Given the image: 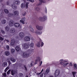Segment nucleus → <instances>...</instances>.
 <instances>
[{"label":"nucleus","instance_id":"1","mask_svg":"<svg viewBox=\"0 0 77 77\" xmlns=\"http://www.w3.org/2000/svg\"><path fill=\"white\" fill-rule=\"evenodd\" d=\"M20 2L19 0L15 1L14 2V4L11 5V7L12 8L14 9H17V7L16 5H20Z\"/></svg>","mask_w":77,"mask_h":77},{"label":"nucleus","instance_id":"2","mask_svg":"<svg viewBox=\"0 0 77 77\" xmlns=\"http://www.w3.org/2000/svg\"><path fill=\"white\" fill-rule=\"evenodd\" d=\"M29 2H27L26 5H25L24 4L22 3L21 5V8H24L26 6V9H27V8H28V5H29Z\"/></svg>","mask_w":77,"mask_h":77},{"label":"nucleus","instance_id":"3","mask_svg":"<svg viewBox=\"0 0 77 77\" xmlns=\"http://www.w3.org/2000/svg\"><path fill=\"white\" fill-rule=\"evenodd\" d=\"M15 22L14 21L10 20L9 22V26L10 27H12L14 26Z\"/></svg>","mask_w":77,"mask_h":77},{"label":"nucleus","instance_id":"4","mask_svg":"<svg viewBox=\"0 0 77 77\" xmlns=\"http://www.w3.org/2000/svg\"><path fill=\"white\" fill-rule=\"evenodd\" d=\"M29 44L24 43L23 45V48L25 49L29 48Z\"/></svg>","mask_w":77,"mask_h":77},{"label":"nucleus","instance_id":"5","mask_svg":"<svg viewBox=\"0 0 77 77\" xmlns=\"http://www.w3.org/2000/svg\"><path fill=\"white\" fill-rule=\"evenodd\" d=\"M24 39L26 41H30V37L29 36H26L24 38Z\"/></svg>","mask_w":77,"mask_h":77},{"label":"nucleus","instance_id":"6","mask_svg":"<svg viewBox=\"0 0 77 77\" xmlns=\"http://www.w3.org/2000/svg\"><path fill=\"white\" fill-rule=\"evenodd\" d=\"M36 28L38 30H42L43 29V27H42V26L39 25H36Z\"/></svg>","mask_w":77,"mask_h":77},{"label":"nucleus","instance_id":"7","mask_svg":"<svg viewBox=\"0 0 77 77\" xmlns=\"http://www.w3.org/2000/svg\"><path fill=\"white\" fill-rule=\"evenodd\" d=\"M60 74V71H59V70H57L54 73V74L55 77H57V76H58Z\"/></svg>","mask_w":77,"mask_h":77},{"label":"nucleus","instance_id":"8","mask_svg":"<svg viewBox=\"0 0 77 77\" xmlns=\"http://www.w3.org/2000/svg\"><path fill=\"white\" fill-rule=\"evenodd\" d=\"M10 54V52L9 51H6L5 52V55L7 56H9Z\"/></svg>","mask_w":77,"mask_h":77},{"label":"nucleus","instance_id":"9","mask_svg":"<svg viewBox=\"0 0 77 77\" xmlns=\"http://www.w3.org/2000/svg\"><path fill=\"white\" fill-rule=\"evenodd\" d=\"M30 55L26 53H23V57H27Z\"/></svg>","mask_w":77,"mask_h":77},{"label":"nucleus","instance_id":"10","mask_svg":"<svg viewBox=\"0 0 77 77\" xmlns=\"http://www.w3.org/2000/svg\"><path fill=\"white\" fill-rule=\"evenodd\" d=\"M15 41L14 40H12L11 41V43H10L11 45H12V46H14V45H15Z\"/></svg>","mask_w":77,"mask_h":77},{"label":"nucleus","instance_id":"11","mask_svg":"<svg viewBox=\"0 0 77 77\" xmlns=\"http://www.w3.org/2000/svg\"><path fill=\"white\" fill-rule=\"evenodd\" d=\"M17 71L15 70H12L11 71V74L12 75H14L15 74H17Z\"/></svg>","mask_w":77,"mask_h":77},{"label":"nucleus","instance_id":"12","mask_svg":"<svg viewBox=\"0 0 77 77\" xmlns=\"http://www.w3.org/2000/svg\"><path fill=\"white\" fill-rule=\"evenodd\" d=\"M19 36L21 38H23L24 36V34L23 32H21L19 33Z\"/></svg>","mask_w":77,"mask_h":77},{"label":"nucleus","instance_id":"13","mask_svg":"<svg viewBox=\"0 0 77 77\" xmlns=\"http://www.w3.org/2000/svg\"><path fill=\"white\" fill-rule=\"evenodd\" d=\"M25 19H26L25 18H22V20H20V23H22L23 24H24V21H25Z\"/></svg>","mask_w":77,"mask_h":77},{"label":"nucleus","instance_id":"14","mask_svg":"<svg viewBox=\"0 0 77 77\" xmlns=\"http://www.w3.org/2000/svg\"><path fill=\"white\" fill-rule=\"evenodd\" d=\"M39 1L40 2L39 5H42V3H45V0H39Z\"/></svg>","mask_w":77,"mask_h":77},{"label":"nucleus","instance_id":"15","mask_svg":"<svg viewBox=\"0 0 77 77\" xmlns=\"http://www.w3.org/2000/svg\"><path fill=\"white\" fill-rule=\"evenodd\" d=\"M18 14H19L18 11H16L14 12V16H17V15H18Z\"/></svg>","mask_w":77,"mask_h":77},{"label":"nucleus","instance_id":"16","mask_svg":"<svg viewBox=\"0 0 77 77\" xmlns=\"http://www.w3.org/2000/svg\"><path fill=\"white\" fill-rule=\"evenodd\" d=\"M1 22L2 24H6V20L5 19L2 20L1 21Z\"/></svg>","mask_w":77,"mask_h":77},{"label":"nucleus","instance_id":"17","mask_svg":"<svg viewBox=\"0 0 77 77\" xmlns=\"http://www.w3.org/2000/svg\"><path fill=\"white\" fill-rule=\"evenodd\" d=\"M14 26L16 27H19L20 26V25L18 23H14Z\"/></svg>","mask_w":77,"mask_h":77},{"label":"nucleus","instance_id":"18","mask_svg":"<svg viewBox=\"0 0 77 77\" xmlns=\"http://www.w3.org/2000/svg\"><path fill=\"white\" fill-rule=\"evenodd\" d=\"M11 33H14L15 32V28H12L11 29Z\"/></svg>","mask_w":77,"mask_h":77},{"label":"nucleus","instance_id":"19","mask_svg":"<svg viewBox=\"0 0 77 77\" xmlns=\"http://www.w3.org/2000/svg\"><path fill=\"white\" fill-rule=\"evenodd\" d=\"M34 63H35L33 61H32L30 64L29 65V66L30 67H32V66L34 65Z\"/></svg>","mask_w":77,"mask_h":77},{"label":"nucleus","instance_id":"20","mask_svg":"<svg viewBox=\"0 0 77 77\" xmlns=\"http://www.w3.org/2000/svg\"><path fill=\"white\" fill-rule=\"evenodd\" d=\"M5 30L6 32H8L9 30V26H7L5 27Z\"/></svg>","mask_w":77,"mask_h":77},{"label":"nucleus","instance_id":"21","mask_svg":"<svg viewBox=\"0 0 77 77\" xmlns=\"http://www.w3.org/2000/svg\"><path fill=\"white\" fill-rule=\"evenodd\" d=\"M15 49L17 51H19V50H21L20 48L18 46H17L16 47Z\"/></svg>","mask_w":77,"mask_h":77},{"label":"nucleus","instance_id":"22","mask_svg":"<svg viewBox=\"0 0 77 77\" xmlns=\"http://www.w3.org/2000/svg\"><path fill=\"white\" fill-rule=\"evenodd\" d=\"M12 16H13V14L11 13H9L8 15V16L9 17H12Z\"/></svg>","mask_w":77,"mask_h":77},{"label":"nucleus","instance_id":"23","mask_svg":"<svg viewBox=\"0 0 77 77\" xmlns=\"http://www.w3.org/2000/svg\"><path fill=\"white\" fill-rule=\"evenodd\" d=\"M2 66L4 67H5V66H7V63L6 62H5L3 63Z\"/></svg>","mask_w":77,"mask_h":77},{"label":"nucleus","instance_id":"24","mask_svg":"<svg viewBox=\"0 0 77 77\" xmlns=\"http://www.w3.org/2000/svg\"><path fill=\"white\" fill-rule=\"evenodd\" d=\"M29 30L32 33H34V30H33V28H30Z\"/></svg>","mask_w":77,"mask_h":77},{"label":"nucleus","instance_id":"25","mask_svg":"<svg viewBox=\"0 0 77 77\" xmlns=\"http://www.w3.org/2000/svg\"><path fill=\"white\" fill-rule=\"evenodd\" d=\"M4 12L6 14H8L9 13V11L8 10L5 9L4 10Z\"/></svg>","mask_w":77,"mask_h":77},{"label":"nucleus","instance_id":"26","mask_svg":"<svg viewBox=\"0 0 77 77\" xmlns=\"http://www.w3.org/2000/svg\"><path fill=\"white\" fill-rule=\"evenodd\" d=\"M48 72H49V69H48L46 70V71L45 74V75L48 74Z\"/></svg>","mask_w":77,"mask_h":77},{"label":"nucleus","instance_id":"27","mask_svg":"<svg viewBox=\"0 0 77 77\" xmlns=\"http://www.w3.org/2000/svg\"><path fill=\"white\" fill-rule=\"evenodd\" d=\"M41 41H40V42H38L37 43L36 45L37 47H40V43H41Z\"/></svg>","mask_w":77,"mask_h":77},{"label":"nucleus","instance_id":"28","mask_svg":"<svg viewBox=\"0 0 77 77\" xmlns=\"http://www.w3.org/2000/svg\"><path fill=\"white\" fill-rule=\"evenodd\" d=\"M38 61H41V58H40V57H38V60H35V64H36L37 62Z\"/></svg>","mask_w":77,"mask_h":77},{"label":"nucleus","instance_id":"29","mask_svg":"<svg viewBox=\"0 0 77 77\" xmlns=\"http://www.w3.org/2000/svg\"><path fill=\"white\" fill-rule=\"evenodd\" d=\"M10 60L11 61H12V62H15L16 61L15 59L13 58H10Z\"/></svg>","mask_w":77,"mask_h":77},{"label":"nucleus","instance_id":"30","mask_svg":"<svg viewBox=\"0 0 77 77\" xmlns=\"http://www.w3.org/2000/svg\"><path fill=\"white\" fill-rule=\"evenodd\" d=\"M35 33L36 34H39V35H41L42 34V32L40 31V32H38V31H36L35 32Z\"/></svg>","mask_w":77,"mask_h":77},{"label":"nucleus","instance_id":"31","mask_svg":"<svg viewBox=\"0 0 77 77\" xmlns=\"http://www.w3.org/2000/svg\"><path fill=\"white\" fill-rule=\"evenodd\" d=\"M45 73H43L41 74L40 77H45Z\"/></svg>","mask_w":77,"mask_h":77},{"label":"nucleus","instance_id":"32","mask_svg":"<svg viewBox=\"0 0 77 77\" xmlns=\"http://www.w3.org/2000/svg\"><path fill=\"white\" fill-rule=\"evenodd\" d=\"M19 76L20 77H22L23 76V74L21 73H20L19 74Z\"/></svg>","mask_w":77,"mask_h":77},{"label":"nucleus","instance_id":"33","mask_svg":"<svg viewBox=\"0 0 77 77\" xmlns=\"http://www.w3.org/2000/svg\"><path fill=\"white\" fill-rule=\"evenodd\" d=\"M30 46L31 47H33L34 46V43L33 42H32L30 44Z\"/></svg>","mask_w":77,"mask_h":77},{"label":"nucleus","instance_id":"34","mask_svg":"<svg viewBox=\"0 0 77 77\" xmlns=\"http://www.w3.org/2000/svg\"><path fill=\"white\" fill-rule=\"evenodd\" d=\"M3 16V13L2 10L0 11V17H2Z\"/></svg>","mask_w":77,"mask_h":77},{"label":"nucleus","instance_id":"35","mask_svg":"<svg viewBox=\"0 0 77 77\" xmlns=\"http://www.w3.org/2000/svg\"><path fill=\"white\" fill-rule=\"evenodd\" d=\"M39 20L41 21H43V17H40L39 18Z\"/></svg>","mask_w":77,"mask_h":77},{"label":"nucleus","instance_id":"36","mask_svg":"<svg viewBox=\"0 0 77 77\" xmlns=\"http://www.w3.org/2000/svg\"><path fill=\"white\" fill-rule=\"evenodd\" d=\"M11 51L12 53H14L15 52V50L14 49H11Z\"/></svg>","mask_w":77,"mask_h":77},{"label":"nucleus","instance_id":"37","mask_svg":"<svg viewBox=\"0 0 77 77\" xmlns=\"http://www.w3.org/2000/svg\"><path fill=\"white\" fill-rule=\"evenodd\" d=\"M74 66L75 69H77V64H74Z\"/></svg>","mask_w":77,"mask_h":77},{"label":"nucleus","instance_id":"38","mask_svg":"<svg viewBox=\"0 0 77 77\" xmlns=\"http://www.w3.org/2000/svg\"><path fill=\"white\" fill-rule=\"evenodd\" d=\"M72 74L73 75V77H75V74H76V72H72Z\"/></svg>","mask_w":77,"mask_h":77},{"label":"nucleus","instance_id":"39","mask_svg":"<svg viewBox=\"0 0 77 77\" xmlns=\"http://www.w3.org/2000/svg\"><path fill=\"white\" fill-rule=\"evenodd\" d=\"M34 74H36L37 75H40V74H41V72L38 73H36V72H35L34 73Z\"/></svg>","mask_w":77,"mask_h":77},{"label":"nucleus","instance_id":"40","mask_svg":"<svg viewBox=\"0 0 77 77\" xmlns=\"http://www.w3.org/2000/svg\"><path fill=\"white\" fill-rule=\"evenodd\" d=\"M2 75L4 77H6V74L5 72L2 73Z\"/></svg>","mask_w":77,"mask_h":77},{"label":"nucleus","instance_id":"41","mask_svg":"<svg viewBox=\"0 0 77 77\" xmlns=\"http://www.w3.org/2000/svg\"><path fill=\"white\" fill-rule=\"evenodd\" d=\"M9 69V67H7L5 70V72H7V71L8 70V69Z\"/></svg>","mask_w":77,"mask_h":77},{"label":"nucleus","instance_id":"42","mask_svg":"<svg viewBox=\"0 0 77 77\" xmlns=\"http://www.w3.org/2000/svg\"><path fill=\"white\" fill-rule=\"evenodd\" d=\"M43 20L44 19L45 20H47V16H44L43 17Z\"/></svg>","mask_w":77,"mask_h":77},{"label":"nucleus","instance_id":"43","mask_svg":"<svg viewBox=\"0 0 77 77\" xmlns=\"http://www.w3.org/2000/svg\"><path fill=\"white\" fill-rule=\"evenodd\" d=\"M28 2H34V0H27Z\"/></svg>","mask_w":77,"mask_h":77},{"label":"nucleus","instance_id":"44","mask_svg":"<svg viewBox=\"0 0 77 77\" xmlns=\"http://www.w3.org/2000/svg\"><path fill=\"white\" fill-rule=\"evenodd\" d=\"M1 31L2 32V33H5V31H3V30H1Z\"/></svg>","mask_w":77,"mask_h":77},{"label":"nucleus","instance_id":"45","mask_svg":"<svg viewBox=\"0 0 77 77\" xmlns=\"http://www.w3.org/2000/svg\"><path fill=\"white\" fill-rule=\"evenodd\" d=\"M0 40L1 41H3V40H4V38L2 37H0Z\"/></svg>","mask_w":77,"mask_h":77},{"label":"nucleus","instance_id":"46","mask_svg":"<svg viewBox=\"0 0 77 77\" xmlns=\"http://www.w3.org/2000/svg\"><path fill=\"white\" fill-rule=\"evenodd\" d=\"M35 10H36V11H38L39 10V8L38 7H37L35 8Z\"/></svg>","mask_w":77,"mask_h":77},{"label":"nucleus","instance_id":"47","mask_svg":"<svg viewBox=\"0 0 77 77\" xmlns=\"http://www.w3.org/2000/svg\"><path fill=\"white\" fill-rule=\"evenodd\" d=\"M24 67L26 71H27V67H26V66L25 65L24 66Z\"/></svg>","mask_w":77,"mask_h":77},{"label":"nucleus","instance_id":"48","mask_svg":"<svg viewBox=\"0 0 77 77\" xmlns=\"http://www.w3.org/2000/svg\"><path fill=\"white\" fill-rule=\"evenodd\" d=\"M67 64H68V63H64V64H63V66H66V65H67Z\"/></svg>","mask_w":77,"mask_h":77},{"label":"nucleus","instance_id":"49","mask_svg":"<svg viewBox=\"0 0 77 77\" xmlns=\"http://www.w3.org/2000/svg\"><path fill=\"white\" fill-rule=\"evenodd\" d=\"M10 71H11V70H9L7 72V73L8 75L9 74H10Z\"/></svg>","mask_w":77,"mask_h":77},{"label":"nucleus","instance_id":"50","mask_svg":"<svg viewBox=\"0 0 77 77\" xmlns=\"http://www.w3.org/2000/svg\"><path fill=\"white\" fill-rule=\"evenodd\" d=\"M43 45H44V43H43L42 42L41 47H42V46H43Z\"/></svg>","mask_w":77,"mask_h":77},{"label":"nucleus","instance_id":"51","mask_svg":"<svg viewBox=\"0 0 77 77\" xmlns=\"http://www.w3.org/2000/svg\"><path fill=\"white\" fill-rule=\"evenodd\" d=\"M7 47V50H9V45H7L6 46Z\"/></svg>","mask_w":77,"mask_h":77},{"label":"nucleus","instance_id":"52","mask_svg":"<svg viewBox=\"0 0 77 77\" xmlns=\"http://www.w3.org/2000/svg\"><path fill=\"white\" fill-rule=\"evenodd\" d=\"M42 61H41L39 63V66H41L42 65Z\"/></svg>","mask_w":77,"mask_h":77},{"label":"nucleus","instance_id":"53","mask_svg":"<svg viewBox=\"0 0 77 77\" xmlns=\"http://www.w3.org/2000/svg\"><path fill=\"white\" fill-rule=\"evenodd\" d=\"M26 15V12H25L24 14H23V16H25Z\"/></svg>","mask_w":77,"mask_h":77},{"label":"nucleus","instance_id":"54","mask_svg":"<svg viewBox=\"0 0 77 77\" xmlns=\"http://www.w3.org/2000/svg\"><path fill=\"white\" fill-rule=\"evenodd\" d=\"M60 63L62 64V65H64V63H64L62 62H60Z\"/></svg>","mask_w":77,"mask_h":77},{"label":"nucleus","instance_id":"55","mask_svg":"<svg viewBox=\"0 0 77 77\" xmlns=\"http://www.w3.org/2000/svg\"><path fill=\"white\" fill-rule=\"evenodd\" d=\"M9 4H10V3H9V2H7V5H9Z\"/></svg>","mask_w":77,"mask_h":77},{"label":"nucleus","instance_id":"56","mask_svg":"<svg viewBox=\"0 0 77 77\" xmlns=\"http://www.w3.org/2000/svg\"><path fill=\"white\" fill-rule=\"evenodd\" d=\"M45 11V13H47V8H46Z\"/></svg>","mask_w":77,"mask_h":77},{"label":"nucleus","instance_id":"57","mask_svg":"<svg viewBox=\"0 0 77 77\" xmlns=\"http://www.w3.org/2000/svg\"><path fill=\"white\" fill-rule=\"evenodd\" d=\"M44 71V69H42V70L41 72H40L41 73Z\"/></svg>","mask_w":77,"mask_h":77},{"label":"nucleus","instance_id":"58","mask_svg":"<svg viewBox=\"0 0 77 77\" xmlns=\"http://www.w3.org/2000/svg\"><path fill=\"white\" fill-rule=\"evenodd\" d=\"M70 66H72V63H70Z\"/></svg>","mask_w":77,"mask_h":77},{"label":"nucleus","instance_id":"59","mask_svg":"<svg viewBox=\"0 0 77 77\" xmlns=\"http://www.w3.org/2000/svg\"><path fill=\"white\" fill-rule=\"evenodd\" d=\"M64 62H67V61L64 60L63 61Z\"/></svg>","mask_w":77,"mask_h":77},{"label":"nucleus","instance_id":"60","mask_svg":"<svg viewBox=\"0 0 77 77\" xmlns=\"http://www.w3.org/2000/svg\"><path fill=\"white\" fill-rule=\"evenodd\" d=\"M63 59H61L60 60V61H63Z\"/></svg>","mask_w":77,"mask_h":77},{"label":"nucleus","instance_id":"61","mask_svg":"<svg viewBox=\"0 0 77 77\" xmlns=\"http://www.w3.org/2000/svg\"><path fill=\"white\" fill-rule=\"evenodd\" d=\"M3 0H0V2H3Z\"/></svg>","mask_w":77,"mask_h":77},{"label":"nucleus","instance_id":"62","mask_svg":"<svg viewBox=\"0 0 77 77\" xmlns=\"http://www.w3.org/2000/svg\"><path fill=\"white\" fill-rule=\"evenodd\" d=\"M34 39L33 38H31V40H33Z\"/></svg>","mask_w":77,"mask_h":77},{"label":"nucleus","instance_id":"63","mask_svg":"<svg viewBox=\"0 0 77 77\" xmlns=\"http://www.w3.org/2000/svg\"><path fill=\"white\" fill-rule=\"evenodd\" d=\"M5 41H8V40L5 39Z\"/></svg>","mask_w":77,"mask_h":77},{"label":"nucleus","instance_id":"64","mask_svg":"<svg viewBox=\"0 0 77 77\" xmlns=\"http://www.w3.org/2000/svg\"><path fill=\"white\" fill-rule=\"evenodd\" d=\"M26 77H28V76L27 75H26Z\"/></svg>","mask_w":77,"mask_h":77}]
</instances>
